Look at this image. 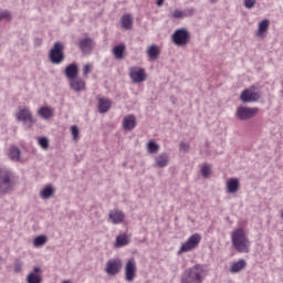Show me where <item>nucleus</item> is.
I'll use <instances>...</instances> for the list:
<instances>
[{
  "label": "nucleus",
  "instance_id": "17",
  "mask_svg": "<svg viewBox=\"0 0 283 283\" xmlns=\"http://www.w3.org/2000/svg\"><path fill=\"white\" fill-rule=\"evenodd\" d=\"M123 127L126 132H132L136 127V116L127 115L123 119Z\"/></svg>",
  "mask_w": 283,
  "mask_h": 283
},
{
  "label": "nucleus",
  "instance_id": "18",
  "mask_svg": "<svg viewBox=\"0 0 283 283\" xmlns=\"http://www.w3.org/2000/svg\"><path fill=\"white\" fill-rule=\"evenodd\" d=\"M228 193H238L240 191V179L231 178L227 182Z\"/></svg>",
  "mask_w": 283,
  "mask_h": 283
},
{
  "label": "nucleus",
  "instance_id": "16",
  "mask_svg": "<svg viewBox=\"0 0 283 283\" xmlns=\"http://www.w3.org/2000/svg\"><path fill=\"white\" fill-rule=\"evenodd\" d=\"M112 109V99L102 97L98 99L99 114H107Z\"/></svg>",
  "mask_w": 283,
  "mask_h": 283
},
{
  "label": "nucleus",
  "instance_id": "38",
  "mask_svg": "<svg viewBox=\"0 0 283 283\" xmlns=\"http://www.w3.org/2000/svg\"><path fill=\"white\" fill-rule=\"evenodd\" d=\"M3 19H7L8 21L12 19V14H10V11H0V21H3Z\"/></svg>",
  "mask_w": 283,
  "mask_h": 283
},
{
  "label": "nucleus",
  "instance_id": "36",
  "mask_svg": "<svg viewBox=\"0 0 283 283\" xmlns=\"http://www.w3.org/2000/svg\"><path fill=\"white\" fill-rule=\"evenodd\" d=\"M255 3H258V0H243V6L248 10H253V8H255Z\"/></svg>",
  "mask_w": 283,
  "mask_h": 283
},
{
  "label": "nucleus",
  "instance_id": "27",
  "mask_svg": "<svg viewBox=\"0 0 283 283\" xmlns=\"http://www.w3.org/2000/svg\"><path fill=\"white\" fill-rule=\"evenodd\" d=\"M270 21L268 19L262 20L259 23V29L256 32V36H262V34H264L265 32H269V25H270Z\"/></svg>",
  "mask_w": 283,
  "mask_h": 283
},
{
  "label": "nucleus",
  "instance_id": "35",
  "mask_svg": "<svg viewBox=\"0 0 283 283\" xmlns=\"http://www.w3.org/2000/svg\"><path fill=\"white\" fill-rule=\"evenodd\" d=\"M185 17H187V13H185V11L182 10H175L171 14L172 19H185Z\"/></svg>",
  "mask_w": 283,
  "mask_h": 283
},
{
  "label": "nucleus",
  "instance_id": "19",
  "mask_svg": "<svg viewBox=\"0 0 283 283\" xmlns=\"http://www.w3.org/2000/svg\"><path fill=\"white\" fill-rule=\"evenodd\" d=\"M245 269H247V261L244 259H240L239 261L230 265V273L232 274L240 273V271H244Z\"/></svg>",
  "mask_w": 283,
  "mask_h": 283
},
{
  "label": "nucleus",
  "instance_id": "1",
  "mask_svg": "<svg viewBox=\"0 0 283 283\" xmlns=\"http://www.w3.org/2000/svg\"><path fill=\"white\" fill-rule=\"evenodd\" d=\"M207 277L205 265L196 264L181 274V283H202Z\"/></svg>",
  "mask_w": 283,
  "mask_h": 283
},
{
  "label": "nucleus",
  "instance_id": "13",
  "mask_svg": "<svg viewBox=\"0 0 283 283\" xmlns=\"http://www.w3.org/2000/svg\"><path fill=\"white\" fill-rule=\"evenodd\" d=\"M108 218L112 224H123L125 222V212L118 209L111 210Z\"/></svg>",
  "mask_w": 283,
  "mask_h": 283
},
{
  "label": "nucleus",
  "instance_id": "20",
  "mask_svg": "<svg viewBox=\"0 0 283 283\" xmlns=\"http://www.w3.org/2000/svg\"><path fill=\"white\" fill-rule=\"evenodd\" d=\"M126 50L127 48L125 46V44H117L113 48V55L115 56V59H117V61H123L125 59Z\"/></svg>",
  "mask_w": 283,
  "mask_h": 283
},
{
  "label": "nucleus",
  "instance_id": "15",
  "mask_svg": "<svg viewBox=\"0 0 283 283\" xmlns=\"http://www.w3.org/2000/svg\"><path fill=\"white\" fill-rule=\"evenodd\" d=\"M64 74L69 81H74L78 77V65L71 63L65 67Z\"/></svg>",
  "mask_w": 283,
  "mask_h": 283
},
{
  "label": "nucleus",
  "instance_id": "40",
  "mask_svg": "<svg viewBox=\"0 0 283 283\" xmlns=\"http://www.w3.org/2000/svg\"><path fill=\"white\" fill-rule=\"evenodd\" d=\"M179 149H180V151H185V154H187V151H189V145L185 142H181L179 144Z\"/></svg>",
  "mask_w": 283,
  "mask_h": 283
},
{
  "label": "nucleus",
  "instance_id": "3",
  "mask_svg": "<svg viewBox=\"0 0 283 283\" xmlns=\"http://www.w3.org/2000/svg\"><path fill=\"white\" fill-rule=\"evenodd\" d=\"M232 244L239 253H249L251 242L244 232V229L239 228L232 232Z\"/></svg>",
  "mask_w": 283,
  "mask_h": 283
},
{
  "label": "nucleus",
  "instance_id": "37",
  "mask_svg": "<svg viewBox=\"0 0 283 283\" xmlns=\"http://www.w3.org/2000/svg\"><path fill=\"white\" fill-rule=\"evenodd\" d=\"M21 269H23V261H21V259H15L14 273H21Z\"/></svg>",
  "mask_w": 283,
  "mask_h": 283
},
{
  "label": "nucleus",
  "instance_id": "32",
  "mask_svg": "<svg viewBox=\"0 0 283 283\" xmlns=\"http://www.w3.org/2000/svg\"><path fill=\"white\" fill-rule=\"evenodd\" d=\"M129 244V238H127V235H118L116 238V245L117 247H125Z\"/></svg>",
  "mask_w": 283,
  "mask_h": 283
},
{
  "label": "nucleus",
  "instance_id": "10",
  "mask_svg": "<svg viewBox=\"0 0 283 283\" xmlns=\"http://www.w3.org/2000/svg\"><path fill=\"white\" fill-rule=\"evenodd\" d=\"M124 271L126 282H133L136 279V260L129 259Z\"/></svg>",
  "mask_w": 283,
  "mask_h": 283
},
{
  "label": "nucleus",
  "instance_id": "34",
  "mask_svg": "<svg viewBox=\"0 0 283 283\" xmlns=\"http://www.w3.org/2000/svg\"><path fill=\"white\" fill-rule=\"evenodd\" d=\"M38 143L42 149H48L50 147V139H48V137H39Z\"/></svg>",
  "mask_w": 283,
  "mask_h": 283
},
{
  "label": "nucleus",
  "instance_id": "24",
  "mask_svg": "<svg viewBox=\"0 0 283 283\" xmlns=\"http://www.w3.org/2000/svg\"><path fill=\"white\" fill-rule=\"evenodd\" d=\"M9 158L12 163H19V160H21V149L17 146H11L9 149Z\"/></svg>",
  "mask_w": 283,
  "mask_h": 283
},
{
  "label": "nucleus",
  "instance_id": "12",
  "mask_svg": "<svg viewBox=\"0 0 283 283\" xmlns=\"http://www.w3.org/2000/svg\"><path fill=\"white\" fill-rule=\"evenodd\" d=\"M260 93L249 88L244 90L240 95V99L242 101V103H258Z\"/></svg>",
  "mask_w": 283,
  "mask_h": 283
},
{
  "label": "nucleus",
  "instance_id": "14",
  "mask_svg": "<svg viewBox=\"0 0 283 283\" xmlns=\"http://www.w3.org/2000/svg\"><path fill=\"white\" fill-rule=\"evenodd\" d=\"M129 76L133 83H143L146 78L145 69L133 67L129 71Z\"/></svg>",
  "mask_w": 283,
  "mask_h": 283
},
{
  "label": "nucleus",
  "instance_id": "8",
  "mask_svg": "<svg viewBox=\"0 0 283 283\" xmlns=\"http://www.w3.org/2000/svg\"><path fill=\"white\" fill-rule=\"evenodd\" d=\"M123 268V261L120 259H111L106 263L105 271L108 275H118Z\"/></svg>",
  "mask_w": 283,
  "mask_h": 283
},
{
  "label": "nucleus",
  "instance_id": "25",
  "mask_svg": "<svg viewBox=\"0 0 283 283\" xmlns=\"http://www.w3.org/2000/svg\"><path fill=\"white\" fill-rule=\"evenodd\" d=\"M147 55H148V59H150L151 61H156V59L160 56V49H158V45L156 44L150 45L147 50Z\"/></svg>",
  "mask_w": 283,
  "mask_h": 283
},
{
  "label": "nucleus",
  "instance_id": "43",
  "mask_svg": "<svg viewBox=\"0 0 283 283\" xmlns=\"http://www.w3.org/2000/svg\"><path fill=\"white\" fill-rule=\"evenodd\" d=\"M156 3L158 6V8H160L165 3V0H157Z\"/></svg>",
  "mask_w": 283,
  "mask_h": 283
},
{
  "label": "nucleus",
  "instance_id": "39",
  "mask_svg": "<svg viewBox=\"0 0 283 283\" xmlns=\"http://www.w3.org/2000/svg\"><path fill=\"white\" fill-rule=\"evenodd\" d=\"M71 134L73 136V140H78V134H80L78 126L76 125L71 126Z\"/></svg>",
  "mask_w": 283,
  "mask_h": 283
},
{
  "label": "nucleus",
  "instance_id": "33",
  "mask_svg": "<svg viewBox=\"0 0 283 283\" xmlns=\"http://www.w3.org/2000/svg\"><path fill=\"white\" fill-rule=\"evenodd\" d=\"M210 175H211V165L203 164L201 166V176H202V178H209Z\"/></svg>",
  "mask_w": 283,
  "mask_h": 283
},
{
  "label": "nucleus",
  "instance_id": "7",
  "mask_svg": "<svg viewBox=\"0 0 283 283\" xmlns=\"http://www.w3.org/2000/svg\"><path fill=\"white\" fill-rule=\"evenodd\" d=\"M258 112V107L239 106L235 112V118H238V120H251Z\"/></svg>",
  "mask_w": 283,
  "mask_h": 283
},
{
  "label": "nucleus",
  "instance_id": "30",
  "mask_svg": "<svg viewBox=\"0 0 283 283\" xmlns=\"http://www.w3.org/2000/svg\"><path fill=\"white\" fill-rule=\"evenodd\" d=\"M158 149H160V146L151 140V142H148L147 144V150H148V154H158Z\"/></svg>",
  "mask_w": 283,
  "mask_h": 283
},
{
  "label": "nucleus",
  "instance_id": "4",
  "mask_svg": "<svg viewBox=\"0 0 283 283\" xmlns=\"http://www.w3.org/2000/svg\"><path fill=\"white\" fill-rule=\"evenodd\" d=\"M65 45L63 42L57 41L53 44L52 49L49 52V60L53 65H61L65 61Z\"/></svg>",
  "mask_w": 283,
  "mask_h": 283
},
{
  "label": "nucleus",
  "instance_id": "22",
  "mask_svg": "<svg viewBox=\"0 0 283 283\" xmlns=\"http://www.w3.org/2000/svg\"><path fill=\"white\" fill-rule=\"evenodd\" d=\"M155 163L156 167H159L160 169L167 167V165H169V155H167V153H161L156 157Z\"/></svg>",
  "mask_w": 283,
  "mask_h": 283
},
{
  "label": "nucleus",
  "instance_id": "26",
  "mask_svg": "<svg viewBox=\"0 0 283 283\" xmlns=\"http://www.w3.org/2000/svg\"><path fill=\"white\" fill-rule=\"evenodd\" d=\"M120 21H122V28H124V30H132L134 25V20L132 19V15L124 14Z\"/></svg>",
  "mask_w": 283,
  "mask_h": 283
},
{
  "label": "nucleus",
  "instance_id": "29",
  "mask_svg": "<svg viewBox=\"0 0 283 283\" xmlns=\"http://www.w3.org/2000/svg\"><path fill=\"white\" fill-rule=\"evenodd\" d=\"M46 243H48V237L45 234L38 235L33 240V245L36 249H41V247H45Z\"/></svg>",
  "mask_w": 283,
  "mask_h": 283
},
{
  "label": "nucleus",
  "instance_id": "2",
  "mask_svg": "<svg viewBox=\"0 0 283 283\" xmlns=\"http://www.w3.org/2000/svg\"><path fill=\"white\" fill-rule=\"evenodd\" d=\"M14 191V171L0 166V196Z\"/></svg>",
  "mask_w": 283,
  "mask_h": 283
},
{
  "label": "nucleus",
  "instance_id": "6",
  "mask_svg": "<svg viewBox=\"0 0 283 283\" xmlns=\"http://www.w3.org/2000/svg\"><path fill=\"white\" fill-rule=\"evenodd\" d=\"M171 39L175 45H178V48H182L184 45H187V43H189V39H191V34L189 33V31H187V29L181 28V29H177L172 33Z\"/></svg>",
  "mask_w": 283,
  "mask_h": 283
},
{
  "label": "nucleus",
  "instance_id": "11",
  "mask_svg": "<svg viewBox=\"0 0 283 283\" xmlns=\"http://www.w3.org/2000/svg\"><path fill=\"white\" fill-rule=\"evenodd\" d=\"M18 123H35L30 108H22L15 114Z\"/></svg>",
  "mask_w": 283,
  "mask_h": 283
},
{
  "label": "nucleus",
  "instance_id": "41",
  "mask_svg": "<svg viewBox=\"0 0 283 283\" xmlns=\"http://www.w3.org/2000/svg\"><path fill=\"white\" fill-rule=\"evenodd\" d=\"M90 72H92V65H90V64L84 65V67H83L84 76H87V74H90Z\"/></svg>",
  "mask_w": 283,
  "mask_h": 283
},
{
  "label": "nucleus",
  "instance_id": "44",
  "mask_svg": "<svg viewBox=\"0 0 283 283\" xmlns=\"http://www.w3.org/2000/svg\"><path fill=\"white\" fill-rule=\"evenodd\" d=\"M33 271H34L35 273H41V268L34 266V268H33Z\"/></svg>",
  "mask_w": 283,
  "mask_h": 283
},
{
  "label": "nucleus",
  "instance_id": "23",
  "mask_svg": "<svg viewBox=\"0 0 283 283\" xmlns=\"http://www.w3.org/2000/svg\"><path fill=\"white\" fill-rule=\"evenodd\" d=\"M70 87L73 92H83L85 90V81L81 78L71 80Z\"/></svg>",
  "mask_w": 283,
  "mask_h": 283
},
{
  "label": "nucleus",
  "instance_id": "31",
  "mask_svg": "<svg viewBox=\"0 0 283 283\" xmlns=\"http://www.w3.org/2000/svg\"><path fill=\"white\" fill-rule=\"evenodd\" d=\"M42 279L41 276H39V274L31 272L29 273V275L27 276V283H41Z\"/></svg>",
  "mask_w": 283,
  "mask_h": 283
},
{
  "label": "nucleus",
  "instance_id": "5",
  "mask_svg": "<svg viewBox=\"0 0 283 283\" xmlns=\"http://www.w3.org/2000/svg\"><path fill=\"white\" fill-rule=\"evenodd\" d=\"M202 240V235L200 233H195L188 238V240L181 244L177 254L182 255V253H189V251H193V249H198V244H200Z\"/></svg>",
  "mask_w": 283,
  "mask_h": 283
},
{
  "label": "nucleus",
  "instance_id": "42",
  "mask_svg": "<svg viewBox=\"0 0 283 283\" xmlns=\"http://www.w3.org/2000/svg\"><path fill=\"white\" fill-rule=\"evenodd\" d=\"M41 43H43V40H41L40 38H35V39H34V45H35L36 48L41 46Z\"/></svg>",
  "mask_w": 283,
  "mask_h": 283
},
{
  "label": "nucleus",
  "instance_id": "21",
  "mask_svg": "<svg viewBox=\"0 0 283 283\" xmlns=\"http://www.w3.org/2000/svg\"><path fill=\"white\" fill-rule=\"evenodd\" d=\"M55 192H56V189H54V186L52 185L45 186L40 191V198H42V200H50V198H52Z\"/></svg>",
  "mask_w": 283,
  "mask_h": 283
},
{
  "label": "nucleus",
  "instance_id": "28",
  "mask_svg": "<svg viewBox=\"0 0 283 283\" xmlns=\"http://www.w3.org/2000/svg\"><path fill=\"white\" fill-rule=\"evenodd\" d=\"M39 116L44 120L52 118V108L50 106H43L38 111Z\"/></svg>",
  "mask_w": 283,
  "mask_h": 283
},
{
  "label": "nucleus",
  "instance_id": "9",
  "mask_svg": "<svg viewBox=\"0 0 283 283\" xmlns=\"http://www.w3.org/2000/svg\"><path fill=\"white\" fill-rule=\"evenodd\" d=\"M94 48H96V42L92 38H82L78 40V49L83 54H92Z\"/></svg>",
  "mask_w": 283,
  "mask_h": 283
}]
</instances>
